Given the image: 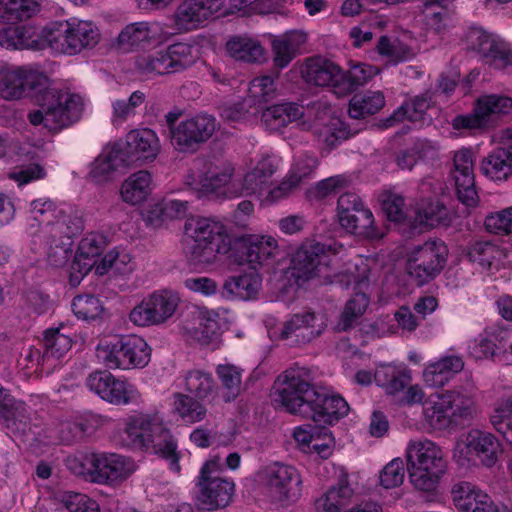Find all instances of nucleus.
Here are the masks:
<instances>
[{"label":"nucleus","instance_id":"obj_20","mask_svg":"<svg viewBox=\"0 0 512 512\" xmlns=\"http://www.w3.org/2000/svg\"><path fill=\"white\" fill-rule=\"evenodd\" d=\"M107 244V236L100 232H89L82 237L69 268V284L72 287H77L91 270L96 272Z\"/></svg>","mask_w":512,"mask_h":512},{"label":"nucleus","instance_id":"obj_35","mask_svg":"<svg viewBox=\"0 0 512 512\" xmlns=\"http://www.w3.org/2000/svg\"><path fill=\"white\" fill-rule=\"evenodd\" d=\"M56 220L48 222L41 230L44 235L51 237L69 238L80 234L84 230V219L82 212L75 206L64 205L55 216Z\"/></svg>","mask_w":512,"mask_h":512},{"label":"nucleus","instance_id":"obj_46","mask_svg":"<svg viewBox=\"0 0 512 512\" xmlns=\"http://www.w3.org/2000/svg\"><path fill=\"white\" fill-rule=\"evenodd\" d=\"M151 359V348L146 340L132 335L123 340V370L143 368Z\"/></svg>","mask_w":512,"mask_h":512},{"label":"nucleus","instance_id":"obj_6","mask_svg":"<svg viewBox=\"0 0 512 512\" xmlns=\"http://www.w3.org/2000/svg\"><path fill=\"white\" fill-rule=\"evenodd\" d=\"M184 251L188 261L198 267L215 264L219 255L232 250V237L223 222L212 217L196 216L184 225Z\"/></svg>","mask_w":512,"mask_h":512},{"label":"nucleus","instance_id":"obj_7","mask_svg":"<svg viewBox=\"0 0 512 512\" xmlns=\"http://www.w3.org/2000/svg\"><path fill=\"white\" fill-rule=\"evenodd\" d=\"M405 457L411 485L422 492L436 491L448 469L442 447L427 438L413 439L406 445Z\"/></svg>","mask_w":512,"mask_h":512},{"label":"nucleus","instance_id":"obj_32","mask_svg":"<svg viewBox=\"0 0 512 512\" xmlns=\"http://www.w3.org/2000/svg\"><path fill=\"white\" fill-rule=\"evenodd\" d=\"M282 160L275 154L262 153L251 162V167L244 173L250 193L261 196L268 187L271 177L280 169Z\"/></svg>","mask_w":512,"mask_h":512},{"label":"nucleus","instance_id":"obj_34","mask_svg":"<svg viewBox=\"0 0 512 512\" xmlns=\"http://www.w3.org/2000/svg\"><path fill=\"white\" fill-rule=\"evenodd\" d=\"M504 131L507 142L490 152L481 163L483 174L495 182H504L512 175V130Z\"/></svg>","mask_w":512,"mask_h":512},{"label":"nucleus","instance_id":"obj_1","mask_svg":"<svg viewBox=\"0 0 512 512\" xmlns=\"http://www.w3.org/2000/svg\"><path fill=\"white\" fill-rule=\"evenodd\" d=\"M346 249L337 242L320 243L306 241L295 251L290 266L283 272L281 290L284 294L295 292L304 282L319 278L322 283L337 282L345 287L354 285L356 291L344 307L337 324V329L346 331L362 316L369 298L364 292L368 287L370 259L358 256L348 263L346 271H338L339 263L345 256Z\"/></svg>","mask_w":512,"mask_h":512},{"label":"nucleus","instance_id":"obj_13","mask_svg":"<svg viewBox=\"0 0 512 512\" xmlns=\"http://www.w3.org/2000/svg\"><path fill=\"white\" fill-rule=\"evenodd\" d=\"M448 252L447 245L441 240H429L416 246L407 258L406 269L409 276L418 285L433 280L443 270Z\"/></svg>","mask_w":512,"mask_h":512},{"label":"nucleus","instance_id":"obj_47","mask_svg":"<svg viewBox=\"0 0 512 512\" xmlns=\"http://www.w3.org/2000/svg\"><path fill=\"white\" fill-rule=\"evenodd\" d=\"M135 263L131 253L124 247H114L105 253L96 267V274L103 276L113 269L118 274H127L134 270Z\"/></svg>","mask_w":512,"mask_h":512},{"label":"nucleus","instance_id":"obj_63","mask_svg":"<svg viewBox=\"0 0 512 512\" xmlns=\"http://www.w3.org/2000/svg\"><path fill=\"white\" fill-rule=\"evenodd\" d=\"M377 51L392 64L407 61L415 55L413 49L404 42L398 39L391 40L386 36H382L378 40Z\"/></svg>","mask_w":512,"mask_h":512},{"label":"nucleus","instance_id":"obj_50","mask_svg":"<svg viewBox=\"0 0 512 512\" xmlns=\"http://www.w3.org/2000/svg\"><path fill=\"white\" fill-rule=\"evenodd\" d=\"M303 116L301 107L295 103L287 102L267 107L262 112V121L264 124L281 128L289 125Z\"/></svg>","mask_w":512,"mask_h":512},{"label":"nucleus","instance_id":"obj_57","mask_svg":"<svg viewBox=\"0 0 512 512\" xmlns=\"http://www.w3.org/2000/svg\"><path fill=\"white\" fill-rule=\"evenodd\" d=\"M380 70L369 64H356L349 68L343 69V85L342 97L351 94L358 87L367 84L373 77L378 75Z\"/></svg>","mask_w":512,"mask_h":512},{"label":"nucleus","instance_id":"obj_45","mask_svg":"<svg viewBox=\"0 0 512 512\" xmlns=\"http://www.w3.org/2000/svg\"><path fill=\"white\" fill-rule=\"evenodd\" d=\"M217 316L213 311L199 310L195 317L196 326L188 329L190 337L201 345L215 343L220 335Z\"/></svg>","mask_w":512,"mask_h":512},{"label":"nucleus","instance_id":"obj_54","mask_svg":"<svg viewBox=\"0 0 512 512\" xmlns=\"http://www.w3.org/2000/svg\"><path fill=\"white\" fill-rule=\"evenodd\" d=\"M37 0H0V21L15 23L32 17L38 11Z\"/></svg>","mask_w":512,"mask_h":512},{"label":"nucleus","instance_id":"obj_44","mask_svg":"<svg viewBox=\"0 0 512 512\" xmlns=\"http://www.w3.org/2000/svg\"><path fill=\"white\" fill-rule=\"evenodd\" d=\"M160 325L170 320L178 310L181 297L172 289H158L146 295Z\"/></svg>","mask_w":512,"mask_h":512},{"label":"nucleus","instance_id":"obj_23","mask_svg":"<svg viewBox=\"0 0 512 512\" xmlns=\"http://www.w3.org/2000/svg\"><path fill=\"white\" fill-rule=\"evenodd\" d=\"M134 166L125 142L108 143L91 163L88 177L95 183L111 180L115 173H122Z\"/></svg>","mask_w":512,"mask_h":512},{"label":"nucleus","instance_id":"obj_12","mask_svg":"<svg viewBox=\"0 0 512 512\" xmlns=\"http://www.w3.org/2000/svg\"><path fill=\"white\" fill-rule=\"evenodd\" d=\"M503 453L501 441L491 432L471 429L461 435L452 450L455 462L469 466L477 462L486 468L494 467Z\"/></svg>","mask_w":512,"mask_h":512},{"label":"nucleus","instance_id":"obj_22","mask_svg":"<svg viewBox=\"0 0 512 512\" xmlns=\"http://www.w3.org/2000/svg\"><path fill=\"white\" fill-rule=\"evenodd\" d=\"M327 327L325 315L313 311L293 314L280 329L279 338L290 345L306 344L319 337Z\"/></svg>","mask_w":512,"mask_h":512},{"label":"nucleus","instance_id":"obj_62","mask_svg":"<svg viewBox=\"0 0 512 512\" xmlns=\"http://www.w3.org/2000/svg\"><path fill=\"white\" fill-rule=\"evenodd\" d=\"M422 17L426 29L437 34L443 32L451 24L448 10L439 3L424 1Z\"/></svg>","mask_w":512,"mask_h":512},{"label":"nucleus","instance_id":"obj_27","mask_svg":"<svg viewBox=\"0 0 512 512\" xmlns=\"http://www.w3.org/2000/svg\"><path fill=\"white\" fill-rule=\"evenodd\" d=\"M451 176L455 183L459 201L469 207L476 206L478 195L475 188L471 150L461 149L455 153Z\"/></svg>","mask_w":512,"mask_h":512},{"label":"nucleus","instance_id":"obj_40","mask_svg":"<svg viewBox=\"0 0 512 512\" xmlns=\"http://www.w3.org/2000/svg\"><path fill=\"white\" fill-rule=\"evenodd\" d=\"M26 419L25 403L15 399L0 386V424L12 432L20 431L24 427Z\"/></svg>","mask_w":512,"mask_h":512},{"label":"nucleus","instance_id":"obj_29","mask_svg":"<svg viewBox=\"0 0 512 512\" xmlns=\"http://www.w3.org/2000/svg\"><path fill=\"white\" fill-rule=\"evenodd\" d=\"M137 470L136 463L122 454L112 452L99 453V468L95 475V483L117 485L127 480Z\"/></svg>","mask_w":512,"mask_h":512},{"label":"nucleus","instance_id":"obj_60","mask_svg":"<svg viewBox=\"0 0 512 512\" xmlns=\"http://www.w3.org/2000/svg\"><path fill=\"white\" fill-rule=\"evenodd\" d=\"M96 357L107 368L123 369V340H100L96 346Z\"/></svg>","mask_w":512,"mask_h":512},{"label":"nucleus","instance_id":"obj_2","mask_svg":"<svg viewBox=\"0 0 512 512\" xmlns=\"http://www.w3.org/2000/svg\"><path fill=\"white\" fill-rule=\"evenodd\" d=\"M49 77L33 65L6 66L0 70V95L5 100H18L35 91L38 109L28 113L31 125L64 128L82 115L83 99L77 94L49 88Z\"/></svg>","mask_w":512,"mask_h":512},{"label":"nucleus","instance_id":"obj_16","mask_svg":"<svg viewBox=\"0 0 512 512\" xmlns=\"http://www.w3.org/2000/svg\"><path fill=\"white\" fill-rule=\"evenodd\" d=\"M43 340L44 352L31 348L26 354V359L32 363V367L40 368L41 372L49 374L72 347L71 327L68 323L61 322L56 327L48 328L44 332Z\"/></svg>","mask_w":512,"mask_h":512},{"label":"nucleus","instance_id":"obj_17","mask_svg":"<svg viewBox=\"0 0 512 512\" xmlns=\"http://www.w3.org/2000/svg\"><path fill=\"white\" fill-rule=\"evenodd\" d=\"M51 130H26L25 134L8 137L0 134V157L16 161L39 159L52 147Z\"/></svg>","mask_w":512,"mask_h":512},{"label":"nucleus","instance_id":"obj_56","mask_svg":"<svg viewBox=\"0 0 512 512\" xmlns=\"http://www.w3.org/2000/svg\"><path fill=\"white\" fill-rule=\"evenodd\" d=\"M71 307L74 315L83 321L101 319L105 313L101 299L92 294L77 295L73 298Z\"/></svg>","mask_w":512,"mask_h":512},{"label":"nucleus","instance_id":"obj_14","mask_svg":"<svg viewBox=\"0 0 512 512\" xmlns=\"http://www.w3.org/2000/svg\"><path fill=\"white\" fill-rule=\"evenodd\" d=\"M87 388L103 401L116 405H139L143 402L138 387L131 381L114 376L109 371H96L86 379Z\"/></svg>","mask_w":512,"mask_h":512},{"label":"nucleus","instance_id":"obj_5","mask_svg":"<svg viewBox=\"0 0 512 512\" xmlns=\"http://www.w3.org/2000/svg\"><path fill=\"white\" fill-rule=\"evenodd\" d=\"M122 434L128 446L152 449L169 460L171 471L180 472L177 442L157 413L131 412L123 419Z\"/></svg>","mask_w":512,"mask_h":512},{"label":"nucleus","instance_id":"obj_30","mask_svg":"<svg viewBox=\"0 0 512 512\" xmlns=\"http://www.w3.org/2000/svg\"><path fill=\"white\" fill-rule=\"evenodd\" d=\"M451 495L458 512H502L486 492L470 482L455 484Z\"/></svg>","mask_w":512,"mask_h":512},{"label":"nucleus","instance_id":"obj_42","mask_svg":"<svg viewBox=\"0 0 512 512\" xmlns=\"http://www.w3.org/2000/svg\"><path fill=\"white\" fill-rule=\"evenodd\" d=\"M135 68L143 75H167L177 73L168 46L155 53L137 56Z\"/></svg>","mask_w":512,"mask_h":512},{"label":"nucleus","instance_id":"obj_37","mask_svg":"<svg viewBox=\"0 0 512 512\" xmlns=\"http://www.w3.org/2000/svg\"><path fill=\"white\" fill-rule=\"evenodd\" d=\"M262 288V278L255 268L229 277L224 285V295L231 300L248 301L256 298Z\"/></svg>","mask_w":512,"mask_h":512},{"label":"nucleus","instance_id":"obj_19","mask_svg":"<svg viewBox=\"0 0 512 512\" xmlns=\"http://www.w3.org/2000/svg\"><path fill=\"white\" fill-rule=\"evenodd\" d=\"M170 37L166 25L157 21H139L126 25L118 34L116 47L122 52L144 50L165 43Z\"/></svg>","mask_w":512,"mask_h":512},{"label":"nucleus","instance_id":"obj_51","mask_svg":"<svg viewBox=\"0 0 512 512\" xmlns=\"http://www.w3.org/2000/svg\"><path fill=\"white\" fill-rule=\"evenodd\" d=\"M229 55L236 60L246 62H261L265 59V50L255 39L234 37L227 42Z\"/></svg>","mask_w":512,"mask_h":512},{"label":"nucleus","instance_id":"obj_21","mask_svg":"<svg viewBox=\"0 0 512 512\" xmlns=\"http://www.w3.org/2000/svg\"><path fill=\"white\" fill-rule=\"evenodd\" d=\"M300 75L305 83L315 87L330 88L342 97L343 68L321 56L306 58L300 65Z\"/></svg>","mask_w":512,"mask_h":512},{"label":"nucleus","instance_id":"obj_11","mask_svg":"<svg viewBox=\"0 0 512 512\" xmlns=\"http://www.w3.org/2000/svg\"><path fill=\"white\" fill-rule=\"evenodd\" d=\"M99 40V29L88 20L72 17L48 26V45L55 53L74 55L94 47Z\"/></svg>","mask_w":512,"mask_h":512},{"label":"nucleus","instance_id":"obj_59","mask_svg":"<svg viewBox=\"0 0 512 512\" xmlns=\"http://www.w3.org/2000/svg\"><path fill=\"white\" fill-rule=\"evenodd\" d=\"M172 146L180 152L194 151L211 136V130H168Z\"/></svg>","mask_w":512,"mask_h":512},{"label":"nucleus","instance_id":"obj_15","mask_svg":"<svg viewBox=\"0 0 512 512\" xmlns=\"http://www.w3.org/2000/svg\"><path fill=\"white\" fill-rule=\"evenodd\" d=\"M337 216L340 226L350 233H358L370 240H379L385 232L375 226L372 211L365 207L361 198L345 193L338 199Z\"/></svg>","mask_w":512,"mask_h":512},{"label":"nucleus","instance_id":"obj_24","mask_svg":"<svg viewBox=\"0 0 512 512\" xmlns=\"http://www.w3.org/2000/svg\"><path fill=\"white\" fill-rule=\"evenodd\" d=\"M465 39L468 49L480 53L495 68L505 70L512 66L508 45L494 34L481 28H471Z\"/></svg>","mask_w":512,"mask_h":512},{"label":"nucleus","instance_id":"obj_58","mask_svg":"<svg viewBox=\"0 0 512 512\" xmlns=\"http://www.w3.org/2000/svg\"><path fill=\"white\" fill-rule=\"evenodd\" d=\"M46 244L47 262L50 266L60 268L66 265L72 254L73 241L69 238L51 237L42 234Z\"/></svg>","mask_w":512,"mask_h":512},{"label":"nucleus","instance_id":"obj_10","mask_svg":"<svg viewBox=\"0 0 512 512\" xmlns=\"http://www.w3.org/2000/svg\"><path fill=\"white\" fill-rule=\"evenodd\" d=\"M256 477L264 495L282 506L295 503L302 495V475L291 464L271 462L259 469Z\"/></svg>","mask_w":512,"mask_h":512},{"label":"nucleus","instance_id":"obj_18","mask_svg":"<svg viewBox=\"0 0 512 512\" xmlns=\"http://www.w3.org/2000/svg\"><path fill=\"white\" fill-rule=\"evenodd\" d=\"M225 0H181L170 20L178 33L195 31L213 19L224 8Z\"/></svg>","mask_w":512,"mask_h":512},{"label":"nucleus","instance_id":"obj_53","mask_svg":"<svg viewBox=\"0 0 512 512\" xmlns=\"http://www.w3.org/2000/svg\"><path fill=\"white\" fill-rule=\"evenodd\" d=\"M172 408L173 412L187 424L200 422L207 414L203 404L183 393H174L172 395Z\"/></svg>","mask_w":512,"mask_h":512},{"label":"nucleus","instance_id":"obj_61","mask_svg":"<svg viewBox=\"0 0 512 512\" xmlns=\"http://www.w3.org/2000/svg\"><path fill=\"white\" fill-rule=\"evenodd\" d=\"M490 421L495 430L512 444V397H505L498 401Z\"/></svg>","mask_w":512,"mask_h":512},{"label":"nucleus","instance_id":"obj_39","mask_svg":"<svg viewBox=\"0 0 512 512\" xmlns=\"http://www.w3.org/2000/svg\"><path fill=\"white\" fill-rule=\"evenodd\" d=\"M467 257L482 269L498 271L507 255L504 248L491 241H477L468 247Z\"/></svg>","mask_w":512,"mask_h":512},{"label":"nucleus","instance_id":"obj_4","mask_svg":"<svg viewBox=\"0 0 512 512\" xmlns=\"http://www.w3.org/2000/svg\"><path fill=\"white\" fill-rule=\"evenodd\" d=\"M229 161L196 159L184 177V183L196 196L213 200H232L252 196L244 175L236 177Z\"/></svg>","mask_w":512,"mask_h":512},{"label":"nucleus","instance_id":"obj_43","mask_svg":"<svg viewBox=\"0 0 512 512\" xmlns=\"http://www.w3.org/2000/svg\"><path fill=\"white\" fill-rule=\"evenodd\" d=\"M152 179L149 172L140 170L131 174L120 187L121 199L130 205L142 203L151 192Z\"/></svg>","mask_w":512,"mask_h":512},{"label":"nucleus","instance_id":"obj_25","mask_svg":"<svg viewBox=\"0 0 512 512\" xmlns=\"http://www.w3.org/2000/svg\"><path fill=\"white\" fill-rule=\"evenodd\" d=\"M232 254L234 262L239 265H262L274 256L278 251L277 240L267 235H250L232 242Z\"/></svg>","mask_w":512,"mask_h":512},{"label":"nucleus","instance_id":"obj_49","mask_svg":"<svg viewBox=\"0 0 512 512\" xmlns=\"http://www.w3.org/2000/svg\"><path fill=\"white\" fill-rule=\"evenodd\" d=\"M385 105V97L381 91H367L354 95L349 101L348 113L351 118L360 119L375 114Z\"/></svg>","mask_w":512,"mask_h":512},{"label":"nucleus","instance_id":"obj_38","mask_svg":"<svg viewBox=\"0 0 512 512\" xmlns=\"http://www.w3.org/2000/svg\"><path fill=\"white\" fill-rule=\"evenodd\" d=\"M411 380V371L404 363L380 364L374 372V381L388 394L403 391Z\"/></svg>","mask_w":512,"mask_h":512},{"label":"nucleus","instance_id":"obj_52","mask_svg":"<svg viewBox=\"0 0 512 512\" xmlns=\"http://www.w3.org/2000/svg\"><path fill=\"white\" fill-rule=\"evenodd\" d=\"M178 387L198 399H205L213 391L215 383L210 373L191 370L180 380Z\"/></svg>","mask_w":512,"mask_h":512},{"label":"nucleus","instance_id":"obj_8","mask_svg":"<svg viewBox=\"0 0 512 512\" xmlns=\"http://www.w3.org/2000/svg\"><path fill=\"white\" fill-rule=\"evenodd\" d=\"M472 406V400L456 390L432 393L423 403V425L429 431L450 430L471 414Z\"/></svg>","mask_w":512,"mask_h":512},{"label":"nucleus","instance_id":"obj_55","mask_svg":"<svg viewBox=\"0 0 512 512\" xmlns=\"http://www.w3.org/2000/svg\"><path fill=\"white\" fill-rule=\"evenodd\" d=\"M446 216V208L439 201L422 200L415 208V227L431 228L440 224Z\"/></svg>","mask_w":512,"mask_h":512},{"label":"nucleus","instance_id":"obj_33","mask_svg":"<svg viewBox=\"0 0 512 512\" xmlns=\"http://www.w3.org/2000/svg\"><path fill=\"white\" fill-rule=\"evenodd\" d=\"M463 368L464 361L460 356L442 355L426 364L422 379L427 387H443Z\"/></svg>","mask_w":512,"mask_h":512},{"label":"nucleus","instance_id":"obj_36","mask_svg":"<svg viewBox=\"0 0 512 512\" xmlns=\"http://www.w3.org/2000/svg\"><path fill=\"white\" fill-rule=\"evenodd\" d=\"M125 146L134 165L155 160L160 149L154 130H130Z\"/></svg>","mask_w":512,"mask_h":512},{"label":"nucleus","instance_id":"obj_9","mask_svg":"<svg viewBox=\"0 0 512 512\" xmlns=\"http://www.w3.org/2000/svg\"><path fill=\"white\" fill-rule=\"evenodd\" d=\"M222 459L211 455L202 465L197 477L196 503L199 508L214 511L227 507L235 494V483L222 475Z\"/></svg>","mask_w":512,"mask_h":512},{"label":"nucleus","instance_id":"obj_31","mask_svg":"<svg viewBox=\"0 0 512 512\" xmlns=\"http://www.w3.org/2000/svg\"><path fill=\"white\" fill-rule=\"evenodd\" d=\"M336 483L323 493L315 502L316 508L323 512H340L348 506L355 489L350 483V474L344 466H334Z\"/></svg>","mask_w":512,"mask_h":512},{"label":"nucleus","instance_id":"obj_41","mask_svg":"<svg viewBox=\"0 0 512 512\" xmlns=\"http://www.w3.org/2000/svg\"><path fill=\"white\" fill-rule=\"evenodd\" d=\"M306 42V34L300 31L286 33L272 41L275 65L285 68L297 55L300 47Z\"/></svg>","mask_w":512,"mask_h":512},{"label":"nucleus","instance_id":"obj_26","mask_svg":"<svg viewBox=\"0 0 512 512\" xmlns=\"http://www.w3.org/2000/svg\"><path fill=\"white\" fill-rule=\"evenodd\" d=\"M512 111V99L506 96L485 95L480 97L474 107L473 114L458 116L453 120V128H480V126L496 116Z\"/></svg>","mask_w":512,"mask_h":512},{"label":"nucleus","instance_id":"obj_28","mask_svg":"<svg viewBox=\"0 0 512 512\" xmlns=\"http://www.w3.org/2000/svg\"><path fill=\"white\" fill-rule=\"evenodd\" d=\"M0 46L7 50H43L48 45V26L41 33L31 25L8 26L0 30Z\"/></svg>","mask_w":512,"mask_h":512},{"label":"nucleus","instance_id":"obj_48","mask_svg":"<svg viewBox=\"0 0 512 512\" xmlns=\"http://www.w3.org/2000/svg\"><path fill=\"white\" fill-rule=\"evenodd\" d=\"M429 103L424 97H415L404 102L385 121L386 126L406 125L407 122L417 123L424 118Z\"/></svg>","mask_w":512,"mask_h":512},{"label":"nucleus","instance_id":"obj_64","mask_svg":"<svg viewBox=\"0 0 512 512\" xmlns=\"http://www.w3.org/2000/svg\"><path fill=\"white\" fill-rule=\"evenodd\" d=\"M177 72L192 66L200 57L197 44L193 41H180L168 46Z\"/></svg>","mask_w":512,"mask_h":512},{"label":"nucleus","instance_id":"obj_3","mask_svg":"<svg viewBox=\"0 0 512 512\" xmlns=\"http://www.w3.org/2000/svg\"><path fill=\"white\" fill-rule=\"evenodd\" d=\"M311 371L304 366H292L275 380L273 403L285 411L331 424L346 416L349 406L340 395L314 388Z\"/></svg>","mask_w":512,"mask_h":512}]
</instances>
